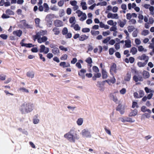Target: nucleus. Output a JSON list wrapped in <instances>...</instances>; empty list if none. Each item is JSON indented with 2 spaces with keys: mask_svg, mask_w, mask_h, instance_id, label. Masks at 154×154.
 <instances>
[{
  "mask_svg": "<svg viewBox=\"0 0 154 154\" xmlns=\"http://www.w3.org/2000/svg\"><path fill=\"white\" fill-rule=\"evenodd\" d=\"M32 121L33 123L35 125L38 124L39 123V117L38 114L34 115L32 118Z\"/></svg>",
  "mask_w": 154,
  "mask_h": 154,
  "instance_id": "6e6552de",
  "label": "nucleus"
},
{
  "mask_svg": "<svg viewBox=\"0 0 154 154\" xmlns=\"http://www.w3.org/2000/svg\"><path fill=\"white\" fill-rule=\"evenodd\" d=\"M138 33V31L137 29H136L132 33L133 36L134 37H136L137 36Z\"/></svg>",
  "mask_w": 154,
  "mask_h": 154,
  "instance_id": "4d7b16f0",
  "label": "nucleus"
},
{
  "mask_svg": "<svg viewBox=\"0 0 154 154\" xmlns=\"http://www.w3.org/2000/svg\"><path fill=\"white\" fill-rule=\"evenodd\" d=\"M137 49L135 47H133L131 48L130 53H132L133 55H134L137 52Z\"/></svg>",
  "mask_w": 154,
  "mask_h": 154,
  "instance_id": "c9c22d12",
  "label": "nucleus"
},
{
  "mask_svg": "<svg viewBox=\"0 0 154 154\" xmlns=\"http://www.w3.org/2000/svg\"><path fill=\"white\" fill-rule=\"evenodd\" d=\"M119 120L123 123L129 122L134 123L135 121V120L132 118L128 117H121L119 118Z\"/></svg>",
  "mask_w": 154,
  "mask_h": 154,
  "instance_id": "20e7f679",
  "label": "nucleus"
},
{
  "mask_svg": "<svg viewBox=\"0 0 154 154\" xmlns=\"http://www.w3.org/2000/svg\"><path fill=\"white\" fill-rule=\"evenodd\" d=\"M21 45L23 46H26L27 47H31L33 46V45L31 44H25L24 43H22L21 42Z\"/></svg>",
  "mask_w": 154,
  "mask_h": 154,
  "instance_id": "603ef678",
  "label": "nucleus"
},
{
  "mask_svg": "<svg viewBox=\"0 0 154 154\" xmlns=\"http://www.w3.org/2000/svg\"><path fill=\"white\" fill-rule=\"evenodd\" d=\"M138 50L140 52H146L147 51V50L145 49L144 48L142 45H140L138 47Z\"/></svg>",
  "mask_w": 154,
  "mask_h": 154,
  "instance_id": "f704fd0d",
  "label": "nucleus"
},
{
  "mask_svg": "<svg viewBox=\"0 0 154 154\" xmlns=\"http://www.w3.org/2000/svg\"><path fill=\"white\" fill-rule=\"evenodd\" d=\"M88 38V36L85 35H82L79 37V40L81 41H83L87 39Z\"/></svg>",
  "mask_w": 154,
  "mask_h": 154,
  "instance_id": "c756f323",
  "label": "nucleus"
},
{
  "mask_svg": "<svg viewBox=\"0 0 154 154\" xmlns=\"http://www.w3.org/2000/svg\"><path fill=\"white\" fill-rule=\"evenodd\" d=\"M86 70L84 69H82L80 72L79 73V75L80 76L82 79L85 78V74L86 72Z\"/></svg>",
  "mask_w": 154,
  "mask_h": 154,
  "instance_id": "a211bd4d",
  "label": "nucleus"
},
{
  "mask_svg": "<svg viewBox=\"0 0 154 154\" xmlns=\"http://www.w3.org/2000/svg\"><path fill=\"white\" fill-rule=\"evenodd\" d=\"M87 17L85 13H84L81 17L79 20L81 21H83L85 20L87 18Z\"/></svg>",
  "mask_w": 154,
  "mask_h": 154,
  "instance_id": "58836bf2",
  "label": "nucleus"
},
{
  "mask_svg": "<svg viewBox=\"0 0 154 154\" xmlns=\"http://www.w3.org/2000/svg\"><path fill=\"white\" fill-rule=\"evenodd\" d=\"M34 109V105L32 103L25 102L21 105L19 110L21 113L25 114L31 112Z\"/></svg>",
  "mask_w": 154,
  "mask_h": 154,
  "instance_id": "f257e3e1",
  "label": "nucleus"
},
{
  "mask_svg": "<svg viewBox=\"0 0 154 154\" xmlns=\"http://www.w3.org/2000/svg\"><path fill=\"white\" fill-rule=\"evenodd\" d=\"M131 78V74L130 73H127L125 77L124 80L125 81H129Z\"/></svg>",
  "mask_w": 154,
  "mask_h": 154,
  "instance_id": "2f4dec72",
  "label": "nucleus"
},
{
  "mask_svg": "<svg viewBox=\"0 0 154 154\" xmlns=\"http://www.w3.org/2000/svg\"><path fill=\"white\" fill-rule=\"evenodd\" d=\"M105 82H107L109 85H111V84H114L115 82L116 79L115 78H113L110 80L108 79L105 81H103L102 83H104Z\"/></svg>",
  "mask_w": 154,
  "mask_h": 154,
  "instance_id": "f3484780",
  "label": "nucleus"
},
{
  "mask_svg": "<svg viewBox=\"0 0 154 154\" xmlns=\"http://www.w3.org/2000/svg\"><path fill=\"white\" fill-rule=\"evenodd\" d=\"M37 38H38V42L40 43L44 42L47 40V38L46 36H43L42 38H36V39Z\"/></svg>",
  "mask_w": 154,
  "mask_h": 154,
  "instance_id": "ddd939ff",
  "label": "nucleus"
},
{
  "mask_svg": "<svg viewBox=\"0 0 154 154\" xmlns=\"http://www.w3.org/2000/svg\"><path fill=\"white\" fill-rule=\"evenodd\" d=\"M118 10V8L117 6H115L112 7V11L114 13H116L117 12Z\"/></svg>",
  "mask_w": 154,
  "mask_h": 154,
  "instance_id": "bf43d9fd",
  "label": "nucleus"
},
{
  "mask_svg": "<svg viewBox=\"0 0 154 154\" xmlns=\"http://www.w3.org/2000/svg\"><path fill=\"white\" fill-rule=\"evenodd\" d=\"M150 13L152 15L154 14V7L153 6H150L149 8Z\"/></svg>",
  "mask_w": 154,
  "mask_h": 154,
  "instance_id": "a18cd8bd",
  "label": "nucleus"
},
{
  "mask_svg": "<svg viewBox=\"0 0 154 154\" xmlns=\"http://www.w3.org/2000/svg\"><path fill=\"white\" fill-rule=\"evenodd\" d=\"M133 80L136 82L138 81H142L143 80V78L140 75H134L133 77Z\"/></svg>",
  "mask_w": 154,
  "mask_h": 154,
  "instance_id": "1a4fd4ad",
  "label": "nucleus"
},
{
  "mask_svg": "<svg viewBox=\"0 0 154 154\" xmlns=\"http://www.w3.org/2000/svg\"><path fill=\"white\" fill-rule=\"evenodd\" d=\"M116 26H112L110 29V30L111 31L115 32L117 30V28Z\"/></svg>",
  "mask_w": 154,
  "mask_h": 154,
  "instance_id": "338daca9",
  "label": "nucleus"
},
{
  "mask_svg": "<svg viewBox=\"0 0 154 154\" xmlns=\"http://www.w3.org/2000/svg\"><path fill=\"white\" fill-rule=\"evenodd\" d=\"M4 92L5 93L6 95L7 96H13L14 95V94L13 93L9 92L7 90H4Z\"/></svg>",
  "mask_w": 154,
  "mask_h": 154,
  "instance_id": "0e129e2a",
  "label": "nucleus"
},
{
  "mask_svg": "<svg viewBox=\"0 0 154 154\" xmlns=\"http://www.w3.org/2000/svg\"><path fill=\"white\" fill-rule=\"evenodd\" d=\"M47 31H41L39 32H38L36 35V38H39L41 36V35H44L47 34Z\"/></svg>",
  "mask_w": 154,
  "mask_h": 154,
  "instance_id": "2eb2a0df",
  "label": "nucleus"
},
{
  "mask_svg": "<svg viewBox=\"0 0 154 154\" xmlns=\"http://www.w3.org/2000/svg\"><path fill=\"white\" fill-rule=\"evenodd\" d=\"M100 26L101 28H104L105 29H108L109 28V26L107 25H105L103 22H100Z\"/></svg>",
  "mask_w": 154,
  "mask_h": 154,
  "instance_id": "393cba45",
  "label": "nucleus"
},
{
  "mask_svg": "<svg viewBox=\"0 0 154 154\" xmlns=\"http://www.w3.org/2000/svg\"><path fill=\"white\" fill-rule=\"evenodd\" d=\"M69 21L70 23L72 24L71 25V27H73V25L75 24L76 22L75 17H70L69 19Z\"/></svg>",
  "mask_w": 154,
  "mask_h": 154,
  "instance_id": "b1692460",
  "label": "nucleus"
},
{
  "mask_svg": "<svg viewBox=\"0 0 154 154\" xmlns=\"http://www.w3.org/2000/svg\"><path fill=\"white\" fill-rule=\"evenodd\" d=\"M126 92V90L125 88H123L121 89L119 91V93L123 95L125 94Z\"/></svg>",
  "mask_w": 154,
  "mask_h": 154,
  "instance_id": "3c124183",
  "label": "nucleus"
},
{
  "mask_svg": "<svg viewBox=\"0 0 154 154\" xmlns=\"http://www.w3.org/2000/svg\"><path fill=\"white\" fill-rule=\"evenodd\" d=\"M6 13L7 14H8L9 15L14 14V12L10 9H8L6 10Z\"/></svg>",
  "mask_w": 154,
  "mask_h": 154,
  "instance_id": "6e6d98bb",
  "label": "nucleus"
},
{
  "mask_svg": "<svg viewBox=\"0 0 154 154\" xmlns=\"http://www.w3.org/2000/svg\"><path fill=\"white\" fill-rule=\"evenodd\" d=\"M102 77L103 79H105L107 78L108 77L107 72L106 71L103 69H102Z\"/></svg>",
  "mask_w": 154,
  "mask_h": 154,
  "instance_id": "72a5a7b5",
  "label": "nucleus"
},
{
  "mask_svg": "<svg viewBox=\"0 0 154 154\" xmlns=\"http://www.w3.org/2000/svg\"><path fill=\"white\" fill-rule=\"evenodd\" d=\"M53 31L54 32V34L56 35H58L60 32L59 29L56 28H54L53 29Z\"/></svg>",
  "mask_w": 154,
  "mask_h": 154,
  "instance_id": "79ce46f5",
  "label": "nucleus"
},
{
  "mask_svg": "<svg viewBox=\"0 0 154 154\" xmlns=\"http://www.w3.org/2000/svg\"><path fill=\"white\" fill-rule=\"evenodd\" d=\"M141 111L143 112H147L149 113H151V111L149 109H147L146 106H143L141 108Z\"/></svg>",
  "mask_w": 154,
  "mask_h": 154,
  "instance_id": "5701e85b",
  "label": "nucleus"
},
{
  "mask_svg": "<svg viewBox=\"0 0 154 154\" xmlns=\"http://www.w3.org/2000/svg\"><path fill=\"white\" fill-rule=\"evenodd\" d=\"M67 55L66 54L63 55L60 57V59L62 60H66L67 58Z\"/></svg>",
  "mask_w": 154,
  "mask_h": 154,
  "instance_id": "de8ad7c7",
  "label": "nucleus"
},
{
  "mask_svg": "<svg viewBox=\"0 0 154 154\" xmlns=\"http://www.w3.org/2000/svg\"><path fill=\"white\" fill-rule=\"evenodd\" d=\"M138 114V110L136 109L131 110L129 114V116L130 117L134 116Z\"/></svg>",
  "mask_w": 154,
  "mask_h": 154,
  "instance_id": "9b49d317",
  "label": "nucleus"
},
{
  "mask_svg": "<svg viewBox=\"0 0 154 154\" xmlns=\"http://www.w3.org/2000/svg\"><path fill=\"white\" fill-rule=\"evenodd\" d=\"M49 51V48H48L46 47L43 45H42L40 46L39 52L40 53H43L45 54H47Z\"/></svg>",
  "mask_w": 154,
  "mask_h": 154,
  "instance_id": "423d86ee",
  "label": "nucleus"
},
{
  "mask_svg": "<svg viewBox=\"0 0 154 154\" xmlns=\"http://www.w3.org/2000/svg\"><path fill=\"white\" fill-rule=\"evenodd\" d=\"M54 24L55 26L57 27H61L63 25V22L59 20H56L54 22Z\"/></svg>",
  "mask_w": 154,
  "mask_h": 154,
  "instance_id": "f8f14e48",
  "label": "nucleus"
},
{
  "mask_svg": "<svg viewBox=\"0 0 154 154\" xmlns=\"http://www.w3.org/2000/svg\"><path fill=\"white\" fill-rule=\"evenodd\" d=\"M110 33V31H109L107 30L106 31L103 32L102 34L104 36H105L109 35Z\"/></svg>",
  "mask_w": 154,
  "mask_h": 154,
  "instance_id": "13d9d810",
  "label": "nucleus"
},
{
  "mask_svg": "<svg viewBox=\"0 0 154 154\" xmlns=\"http://www.w3.org/2000/svg\"><path fill=\"white\" fill-rule=\"evenodd\" d=\"M90 31V29L89 28H83L82 29V31L83 32H88Z\"/></svg>",
  "mask_w": 154,
  "mask_h": 154,
  "instance_id": "69168bd1",
  "label": "nucleus"
},
{
  "mask_svg": "<svg viewBox=\"0 0 154 154\" xmlns=\"http://www.w3.org/2000/svg\"><path fill=\"white\" fill-rule=\"evenodd\" d=\"M91 34L93 35H98L100 33V32L99 31H95L94 30H91Z\"/></svg>",
  "mask_w": 154,
  "mask_h": 154,
  "instance_id": "49530a36",
  "label": "nucleus"
},
{
  "mask_svg": "<svg viewBox=\"0 0 154 154\" xmlns=\"http://www.w3.org/2000/svg\"><path fill=\"white\" fill-rule=\"evenodd\" d=\"M85 61L89 64H91L92 62V59L90 57L87 58L85 60Z\"/></svg>",
  "mask_w": 154,
  "mask_h": 154,
  "instance_id": "8fccbe9b",
  "label": "nucleus"
},
{
  "mask_svg": "<svg viewBox=\"0 0 154 154\" xmlns=\"http://www.w3.org/2000/svg\"><path fill=\"white\" fill-rule=\"evenodd\" d=\"M52 52L55 55H57L59 54L60 51L57 48H54L52 50Z\"/></svg>",
  "mask_w": 154,
  "mask_h": 154,
  "instance_id": "bb28decb",
  "label": "nucleus"
},
{
  "mask_svg": "<svg viewBox=\"0 0 154 154\" xmlns=\"http://www.w3.org/2000/svg\"><path fill=\"white\" fill-rule=\"evenodd\" d=\"M68 32L67 29L66 27H64L62 30V34L63 35L66 34Z\"/></svg>",
  "mask_w": 154,
  "mask_h": 154,
  "instance_id": "774afa93",
  "label": "nucleus"
},
{
  "mask_svg": "<svg viewBox=\"0 0 154 154\" xmlns=\"http://www.w3.org/2000/svg\"><path fill=\"white\" fill-rule=\"evenodd\" d=\"M81 6L83 10H86L87 9V4L85 2L82 1L80 3Z\"/></svg>",
  "mask_w": 154,
  "mask_h": 154,
  "instance_id": "412c9836",
  "label": "nucleus"
},
{
  "mask_svg": "<svg viewBox=\"0 0 154 154\" xmlns=\"http://www.w3.org/2000/svg\"><path fill=\"white\" fill-rule=\"evenodd\" d=\"M80 134L82 137L85 138H90L92 136L91 132L87 128H85L82 130Z\"/></svg>",
  "mask_w": 154,
  "mask_h": 154,
  "instance_id": "7ed1b4c3",
  "label": "nucleus"
},
{
  "mask_svg": "<svg viewBox=\"0 0 154 154\" xmlns=\"http://www.w3.org/2000/svg\"><path fill=\"white\" fill-rule=\"evenodd\" d=\"M135 42L137 45H139L141 43V41L140 39L136 38L135 39Z\"/></svg>",
  "mask_w": 154,
  "mask_h": 154,
  "instance_id": "052dcab7",
  "label": "nucleus"
},
{
  "mask_svg": "<svg viewBox=\"0 0 154 154\" xmlns=\"http://www.w3.org/2000/svg\"><path fill=\"white\" fill-rule=\"evenodd\" d=\"M149 32L147 30L145 29L141 32L142 35L144 36H146L149 34Z\"/></svg>",
  "mask_w": 154,
  "mask_h": 154,
  "instance_id": "37998d69",
  "label": "nucleus"
},
{
  "mask_svg": "<svg viewBox=\"0 0 154 154\" xmlns=\"http://www.w3.org/2000/svg\"><path fill=\"white\" fill-rule=\"evenodd\" d=\"M127 39V40L125 41V45L127 48H130L131 46V41L129 38Z\"/></svg>",
  "mask_w": 154,
  "mask_h": 154,
  "instance_id": "cd10ccee",
  "label": "nucleus"
},
{
  "mask_svg": "<svg viewBox=\"0 0 154 154\" xmlns=\"http://www.w3.org/2000/svg\"><path fill=\"white\" fill-rule=\"evenodd\" d=\"M13 33L14 35L20 37L22 33V32L21 30H19L14 31Z\"/></svg>",
  "mask_w": 154,
  "mask_h": 154,
  "instance_id": "dca6fc26",
  "label": "nucleus"
},
{
  "mask_svg": "<svg viewBox=\"0 0 154 154\" xmlns=\"http://www.w3.org/2000/svg\"><path fill=\"white\" fill-rule=\"evenodd\" d=\"M76 13L77 14L78 16L79 17H81L84 13H83L82 11L79 10H78L76 11Z\"/></svg>",
  "mask_w": 154,
  "mask_h": 154,
  "instance_id": "864d4df0",
  "label": "nucleus"
},
{
  "mask_svg": "<svg viewBox=\"0 0 154 154\" xmlns=\"http://www.w3.org/2000/svg\"><path fill=\"white\" fill-rule=\"evenodd\" d=\"M143 78L145 79L148 78L149 77V72L146 71L144 70L143 72L142 73Z\"/></svg>",
  "mask_w": 154,
  "mask_h": 154,
  "instance_id": "aec40b11",
  "label": "nucleus"
},
{
  "mask_svg": "<svg viewBox=\"0 0 154 154\" xmlns=\"http://www.w3.org/2000/svg\"><path fill=\"white\" fill-rule=\"evenodd\" d=\"M126 108V106L125 105L120 104L117 107V110L120 112L121 114H123L125 112Z\"/></svg>",
  "mask_w": 154,
  "mask_h": 154,
  "instance_id": "39448f33",
  "label": "nucleus"
},
{
  "mask_svg": "<svg viewBox=\"0 0 154 154\" xmlns=\"http://www.w3.org/2000/svg\"><path fill=\"white\" fill-rule=\"evenodd\" d=\"M116 65L113 64L111 67L110 71L111 72H116Z\"/></svg>",
  "mask_w": 154,
  "mask_h": 154,
  "instance_id": "c85d7f7f",
  "label": "nucleus"
},
{
  "mask_svg": "<svg viewBox=\"0 0 154 154\" xmlns=\"http://www.w3.org/2000/svg\"><path fill=\"white\" fill-rule=\"evenodd\" d=\"M107 23L110 26H116L117 23L116 22H114L112 20H110L107 21Z\"/></svg>",
  "mask_w": 154,
  "mask_h": 154,
  "instance_id": "7c9ffc66",
  "label": "nucleus"
},
{
  "mask_svg": "<svg viewBox=\"0 0 154 154\" xmlns=\"http://www.w3.org/2000/svg\"><path fill=\"white\" fill-rule=\"evenodd\" d=\"M26 75L29 77L33 78L34 76V73L32 72H28L27 73Z\"/></svg>",
  "mask_w": 154,
  "mask_h": 154,
  "instance_id": "473e14b6",
  "label": "nucleus"
},
{
  "mask_svg": "<svg viewBox=\"0 0 154 154\" xmlns=\"http://www.w3.org/2000/svg\"><path fill=\"white\" fill-rule=\"evenodd\" d=\"M147 63L145 62H139L137 63V65L139 67H141L144 66Z\"/></svg>",
  "mask_w": 154,
  "mask_h": 154,
  "instance_id": "4c0bfd02",
  "label": "nucleus"
},
{
  "mask_svg": "<svg viewBox=\"0 0 154 154\" xmlns=\"http://www.w3.org/2000/svg\"><path fill=\"white\" fill-rule=\"evenodd\" d=\"M74 131L71 129L69 132L65 134L64 137L70 142L74 143L76 140H78L79 139V136L76 133L74 134Z\"/></svg>",
  "mask_w": 154,
  "mask_h": 154,
  "instance_id": "f03ea898",
  "label": "nucleus"
},
{
  "mask_svg": "<svg viewBox=\"0 0 154 154\" xmlns=\"http://www.w3.org/2000/svg\"><path fill=\"white\" fill-rule=\"evenodd\" d=\"M107 17L108 18L117 19L119 18V16L117 14H113L111 12L107 14Z\"/></svg>",
  "mask_w": 154,
  "mask_h": 154,
  "instance_id": "0eeeda50",
  "label": "nucleus"
},
{
  "mask_svg": "<svg viewBox=\"0 0 154 154\" xmlns=\"http://www.w3.org/2000/svg\"><path fill=\"white\" fill-rule=\"evenodd\" d=\"M19 90L20 91L23 93L28 94L29 93V91L28 89L23 87L20 88Z\"/></svg>",
  "mask_w": 154,
  "mask_h": 154,
  "instance_id": "a878e982",
  "label": "nucleus"
},
{
  "mask_svg": "<svg viewBox=\"0 0 154 154\" xmlns=\"http://www.w3.org/2000/svg\"><path fill=\"white\" fill-rule=\"evenodd\" d=\"M139 59L140 60H144L145 61V62L147 63L149 60V57L145 54H143L141 56L139 57Z\"/></svg>",
  "mask_w": 154,
  "mask_h": 154,
  "instance_id": "9d476101",
  "label": "nucleus"
},
{
  "mask_svg": "<svg viewBox=\"0 0 154 154\" xmlns=\"http://www.w3.org/2000/svg\"><path fill=\"white\" fill-rule=\"evenodd\" d=\"M60 66L63 68L70 66V64L69 63H66L65 62H61L60 63Z\"/></svg>",
  "mask_w": 154,
  "mask_h": 154,
  "instance_id": "4468645a",
  "label": "nucleus"
},
{
  "mask_svg": "<svg viewBox=\"0 0 154 154\" xmlns=\"http://www.w3.org/2000/svg\"><path fill=\"white\" fill-rule=\"evenodd\" d=\"M50 8L51 10L53 11H57L58 10V8L57 6L54 5L51 6Z\"/></svg>",
  "mask_w": 154,
  "mask_h": 154,
  "instance_id": "e433bc0d",
  "label": "nucleus"
},
{
  "mask_svg": "<svg viewBox=\"0 0 154 154\" xmlns=\"http://www.w3.org/2000/svg\"><path fill=\"white\" fill-rule=\"evenodd\" d=\"M74 29L75 30H79L80 29L81 27L79 26L78 24H76L74 26Z\"/></svg>",
  "mask_w": 154,
  "mask_h": 154,
  "instance_id": "e2e57ef3",
  "label": "nucleus"
},
{
  "mask_svg": "<svg viewBox=\"0 0 154 154\" xmlns=\"http://www.w3.org/2000/svg\"><path fill=\"white\" fill-rule=\"evenodd\" d=\"M43 6L44 8V11L47 12L49 10V8L48 5L46 3H44L43 4Z\"/></svg>",
  "mask_w": 154,
  "mask_h": 154,
  "instance_id": "ea45409f",
  "label": "nucleus"
},
{
  "mask_svg": "<svg viewBox=\"0 0 154 154\" xmlns=\"http://www.w3.org/2000/svg\"><path fill=\"white\" fill-rule=\"evenodd\" d=\"M84 119L83 118H79L77 119L76 121V123L77 124L78 126H80L82 125Z\"/></svg>",
  "mask_w": 154,
  "mask_h": 154,
  "instance_id": "6ab92c4d",
  "label": "nucleus"
},
{
  "mask_svg": "<svg viewBox=\"0 0 154 154\" xmlns=\"http://www.w3.org/2000/svg\"><path fill=\"white\" fill-rule=\"evenodd\" d=\"M128 31L131 32L135 29V27L134 26H130L128 27Z\"/></svg>",
  "mask_w": 154,
  "mask_h": 154,
  "instance_id": "c03bdc74",
  "label": "nucleus"
},
{
  "mask_svg": "<svg viewBox=\"0 0 154 154\" xmlns=\"http://www.w3.org/2000/svg\"><path fill=\"white\" fill-rule=\"evenodd\" d=\"M139 107V106L138 105L137 102L133 101L132 102V107L133 108H134L135 107H136L137 108Z\"/></svg>",
  "mask_w": 154,
  "mask_h": 154,
  "instance_id": "09e8293b",
  "label": "nucleus"
},
{
  "mask_svg": "<svg viewBox=\"0 0 154 154\" xmlns=\"http://www.w3.org/2000/svg\"><path fill=\"white\" fill-rule=\"evenodd\" d=\"M112 7L111 5L108 6L106 9L105 12L106 13L108 14L109 11L112 10Z\"/></svg>",
  "mask_w": 154,
  "mask_h": 154,
  "instance_id": "a19ab883",
  "label": "nucleus"
},
{
  "mask_svg": "<svg viewBox=\"0 0 154 154\" xmlns=\"http://www.w3.org/2000/svg\"><path fill=\"white\" fill-rule=\"evenodd\" d=\"M92 69L93 71L95 73L99 72L98 68L96 66H93Z\"/></svg>",
  "mask_w": 154,
  "mask_h": 154,
  "instance_id": "5fc2aeb1",
  "label": "nucleus"
},
{
  "mask_svg": "<svg viewBox=\"0 0 154 154\" xmlns=\"http://www.w3.org/2000/svg\"><path fill=\"white\" fill-rule=\"evenodd\" d=\"M60 49L63 51H68V49L67 48L64 47L63 46H60L59 47Z\"/></svg>",
  "mask_w": 154,
  "mask_h": 154,
  "instance_id": "680f3d73",
  "label": "nucleus"
},
{
  "mask_svg": "<svg viewBox=\"0 0 154 154\" xmlns=\"http://www.w3.org/2000/svg\"><path fill=\"white\" fill-rule=\"evenodd\" d=\"M101 76V74L100 72L95 73L94 74V75L92 77V79L94 80H96L97 78H99Z\"/></svg>",
  "mask_w": 154,
  "mask_h": 154,
  "instance_id": "4be33fe9",
  "label": "nucleus"
}]
</instances>
